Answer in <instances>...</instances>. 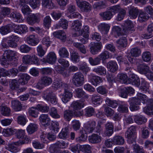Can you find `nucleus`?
I'll return each mask as SVG.
<instances>
[{"mask_svg": "<svg viewBox=\"0 0 153 153\" xmlns=\"http://www.w3.org/2000/svg\"><path fill=\"white\" fill-rule=\"evenodd\" d=\"M95 125V122L93 121H89L85 123L84 128L80 131L81 136L76 139L77 140L79 141L85 140L87 134L93 131Z\"/></svg>", "mask_w": 153, "mask_h": 153, "instance_id": "nucleus-1", "label": "nucleus"}, {"mask_svg": "<svg viewBox=\"0 0 153 153\" xmlns=\"http://www.w3.org/2000/svg\"><path fill=\"white\" fill-rule=\"evenodd\" d=\"M14 133L16 137L13 139L16 140L15 143L16 144H23L28 143L29 139L26 134L25 130H15Z\"/></svg>", "mask_w": 153, "mask_h": 153, "instance_id": "nucleus-2", "label": "nucleus"}, {"mask_svg": "<svg viewBox=\"0 0 153 153\" xmlns=\"http://www.w3.org/2000/svg\"><path fill=\"white\" fill-rule=\"evenodd\" d=\"M85 105L84 102L82 101H74L71 104L69 108L73 111L74 115L76 116H80L83 114V112L80 110L83 108Z\"/></svg>", "mask_w": 153, "mask_h": 153, "instance_id": "nucleus-3", "label": "nucleus"}, {"mask_svg": "<svg viewBox=\"0 0 153 153\" xmlns=\"http://www.w3.org/2000/svg\"><path fill=\"white\" fill-rule=\"evenodd\" d=\"M17 55V53L16 51L10 50L5 51L1 59V65H5L8 64V61L15 58Z\"/></svg>", "mask_w": 153, "mask_h": 153, "instance_id": "nucleus-4", "label": "nucleus"}, {"mask_svg": "<svg viewBox=\"0 0 153 153\" xmlns=\"http://www.w3.org/2000/svg\"><path fill=\"white\" fill-rule=\"evenodd\" d=\"M137 70L141 74H144L149 80L153 81V73L149 70V67L143 64L137 66Z\"/></svg>", "mask_w": 153, "mask_h": 153, "instance_id": "nucleus-5", "label": "nucleus"}, {"mask_svg": "<svg viewBox=\"0 0 153 153\" xmlns=\"http://www.w3.org/2000/svg\"><path fill=\"white\" fill-rule=\"evenodd\" d=\"M126 136L128 138L127 141L129 143H133L136 138V128L131 126L128 130L126 133Z\"/></svg>", "mask_w": 153, "mask_h": 153, "instance_id": "nucleus-6", "label": "nucleus"}, {"mask_svg": "<svg viewBox=\"0 0 153 153\" xmlns=\"http://www.w3.org/2000/svg\"><path fill=\"white\" fill-rule=\"evenodd\" d=\"M24 41L29 45L32 46L36 45L39 42L38 37L33 35L26 36L24 38Z\"/></svg>", "mask_w": 153, "mask_h": 153, "instance_id": "nucleus-7", "label": "nucleus"}, {"mask_svg": "<svg viewBox=\"0 0 153 153\" xmlns=\"http://www.w3.org/2000/svg\"><path fill=\"white\" fill-rule=\"evenodd\" d=\"M73 82L76 86H80L84 83V78L83 75L80 73H77L74 75Z\"/></svg>", "mask_w": 153, "mask_h": 153, "instance_id": "nucleus-8", "label": "nucleus"}, {"mask_svg": "<svg viewBox=\"0 0 153 153\" xmlns=\"http://www.w3.org/2000/svg\"><path fill=\"white\" fill-rule=\"evenodd\" d=\"M77 5L81 10L84 12H88L91 10V6L86 1H80V0H76Z\"/></svg>", "mask_w": 153, "mask_h": 153, "instance_id": "nucleus-9", "label": "nucleus"}, {"mask_svg": "<svg viewBox=\"0 0 153 153\" xmlns=\"http://www.w3.org/2000/svg\"><path fill=\"white\" fill-rule=\"evenodd\" d=\"M58 62L63 67V68H61L60 65H56L55 67V70L59 73L62 74L64 73L63 71L65 68H68L69 65V62L64 59H59Z\"/></svg>", "mask_w": 153, "mask_h": 153, "instance_id": "nucleus-10", "label": "nucleus"}, {"mask_svg": "<svg viewBox=\"0 0 153 153\" xmlns=\"http://www.w3.org/2000/svg\"><path fill=\"white\" fill-rule=\"evenodd\" d=\"M88 81L93 85L97 86L102 82V78L100 77L95 75L92 74H91L88 76Z\"/></svg>", "mask_w": 153, "mask_h": 153, "instance_id": "nucleus-11", "label": "nucleus"}, {"mask_svg": "<svg viewBox=\"0 0 153 153\" xmlns=\"http://www.w3.org/2000/svg\"><path fill=\"white\" fill-rule=\"evenodd\" d=\"M129 102L130 105V109L131 111H133L139 109V107L137 105L140 104V102L136 98H130Z\"/></svg>", "mask_w": 153, "mask_h": 153, "instance_id": "nucleus-12", "label": "nucleus"}, {"mask_svg": "<svg viewBox=\"0 0 153 153\" xmlns=\"http://www.w3.org/2000/svg\"><path fill=\"white\" fill-rule=\"evenodd\" d=\"M14 31L19 34H24L28 31V27L25 25H16L14 24Z\"/></svg>", "mask_w": 153, "mask_h": 153, "instance_id": "nucleus-13", "label": "nucleus"}, {"mask_svg": "<svg viewBox=\"0 0 153 153\" xmlns=\"http://www.w3.org/2000/svg\"><path fill=\"white\" fill-rule=\"evenodd\" d=\"M16 140H13V141L9 143L5 146V148L10 152L13 153H16L19 151V149L17 146L21 144H16L15 143Z\"/></svg>", "mask_w": 153, "mask_h": 153, "instance_id": "nucleus-14", "label": "nucleus"}, {"mask_svg": "<svg viewBox=\"0 0 153 153\" xmlns=\"http://www.w3.org/2000/svg\"><path fill=\"white\" fill-rule=\"evenodd\" d=\"M90 51L93 54H95L98 53L102 47L101 42H91L90 45Z\"/></svg>", "mask_w": 153, "mask_h": 153, "instance_id": "nucleus-15", "label": "nucleus"}, {"mask_svg": "<svg viewBox=\"0 0 153 153\" xmlns=\"http://www.w3.org/2000/svg\"><path fill=\"white\" fill-rule=\"evenodd\" d=\"M56 56L53 52H50L47 55L46 57V60L45 61V59L43 58L41 61L44 62H47L50 64H53L56 61Z\"/></svg>", "mask_w": 153, "mask_h": 153, "instance_id": "nucleus-16", "label": "nucleus"}, {"mask_svg": "<svg viewBox=\"0 0 153 153\" xmlns=\"http://www.w3.org/2000/svg\"><path fill=\"white\" fill-rule=\"evenodd\" d=\"M14 30V24H8L0 28V33L2 35H4Z\"/></svg>", "mask_w": 153, "mask_h": 153, "instance_id": "nucleus-17", "label": "nucleus"}, {"mask_svg": "<svg viewBox=\"0 0 153 153\" xmlns=\"http://www.w3.org/2000/svg\"><path fill=\"white\" fill-rule=\"evenodd\" d=\"M43 97L47 101H50L53 104L56 105L57 103L58 99L56 96L52 95L50 93L45 94Z\"/></svg>", "mask_w": 153, "mask_h": 153, "instance_id": "nucleus-18", "label": "nucleus"}, {"mask_svg": "<svg viewBox=\"0 0 153 153\" xmlns=\"http://www.w3.org/2000/svg\"><path fill=\"white\" fill-rule=\"evenodd\" d=\"M39 119L42 124L44 126H48L51 122V120L47 114H41L39 118Z\"/></svg>", "mask_w": 153, "mask_h": 153, "instance_id": "nucleus-19", "label": "nucleus"}, {"mask_svg": "<svg viewBox=\"0 0 153 153\" xmlns=\"http://www.w3.org/2000/svg\"><path fill=\"white\" fill-rule=\"evenodd\" d=\"M54 37L65 41L66 39V35L65 33L63 30H58L53 33Z\"/></svg>", "mask_w": 153, "mask_h": 153, "instance_id": "nucleus-20", "label": "nucleus"}, {"mask_svg": "<svg viewBox=\"0 0 153 153\" xmlns=\"http://www.w3.org/2000/svg\"><path fill=\"white\" fill-rule=\"evenodd\" d=\"M148 106L143 108L144 112L149 115L153 114V100H150L148 101Z\"/></svg>", "mask_w": 153, "mask_h": 153, "instance_id": "nucleus-21", "label": "nucleus"}, {"mask_svg": "<svg viewBox=\"0 0 153 153\" xmlns=\"http://www.w3.org/2000/svg\"><path fill=\"white\" fill-rule=\"evenodd\" d=\"M61 100L62 102L66 103L68 102L73 96L71 92L65 89L64 92L62 95Z\"/></svg>", "mask_w": 153, "mask_h": 153, "instance_id": "nucleus-22", "label": "nucleus"}, {"mask_svg": "<svg viewBox=\"0 0 153 153\" xmlns=\"http://www.w3.org/2000/svg\"><path fill=\"white\" fill-rule=\"evenodd\" d=\"M10 17L13 21L16 22L21 23L23 21L21 15L17 12L11 13Z\"/></svg>", "mask_w": 153, "mask_h": 153, "instance_id": "nucleus-23", "label": "nucleus"}, {"mask_svg": "<svg viewBox=\"0 0 153 153\" xmlns=\"http://www.w3.org/2000/svg\"><path fill=\"white\" fill-rule=\"evenodd\" d=\"M52 82V80L51 78L47 76H44L41 78L38 85H39V84H40L41 87L42 88L45 86L49 85Z\"/></svg>", "mask_w": 153, "mask_h": 153, "instance_id": "nucleus-24", "label": "nucleus"}, {"mask_svg": "<svg viewBox=\"0 0 153 153\" xmlns=\"http://www.w3.org/2000/svg\"><path fill=\"white\" fill-rule=\"evenodd\" d=\"M107 67L109 71L113 73L116 72L118 68V66L117 62L113 61L108 62L107 63Z\"/></svg>", "mask_w": 153, "mask_h": 153, "instance_id": "nucleus-25", "label": "nucleus"}, {"mask_svg": "<svg viewBox=\"0 0 153 153\" xmlns=\"http://www.w3.org/2000/svg\"><path fill=\"white\" fill-rule=\"evenodd\" d=\"M68 25V22L66 19H61L59 21L58 24H56L54 25L56 29L59 28L61 27L64 29H66Z\"/></svg>", "mask_w": 153, "mask_h": 153, "instance_id": "nucleus-26", "label": "nucleus"}, {"mask_svg": "<svg viewBox=\"0 0 153 153\" xmlns=\"http://www.w3.org/2000/svg\"><path fill=\"white\" fill-rule=\"evenodd\" d=\"M91 100L93 103L97 106L101 104L103 101L102 98L98 94L93 95L92 96Z\"/></svg>", "mask_w": 153, "mask_h": 153, "instance_id": "nucleus-27", "label": "nucleus"}, {"mask_svg": "<svg viewBox=\"0 0 153 153\" xmlns=\"http://www.w3.org/2000/svg\"><path fill=\"white\" fill-rule=\"evenodd\" d=\"M117 79L118 80L122 83L128 84L130 83V79H128L127 76L124 74H118Z\"/></svg>", "mask_w": 153, "mask_h": 153, "instance_id": "nucleus-28", "label": "nucleus"}, {"mask_svg": "<svg viewBox=\"0 0 153 153\" xmlns=\"http://www.w3.org/2000/svg\"><path fill=\"white\" fill-rule=\"evenodd\" d=\"M102 139L101 137L98 134H94L89 137V141L93 143H100Z\"/></svg>", "mask_w": 153, "mask_h": 153, "instance_id": "nucleus-29", "label": "nucleus"}, {"mask_svg": "<svg viewBox=\"0 0 153 153\" xmlns=\"http://www.w3.org/2000/svg\"><path fill=\"white\" fill-rule=\"evenodd\" d=\"M127 45V42L125 37L120 38L117 42V45L120 49H122L126 47Z\"/></svg>", "mask_w": 153, "mask_h": 153, "instance_id": "nucleus-30", "label": "nucleus"}, {"mask_svg": "<svg viewBox=\"0 0 153 153\" xmlns=\"http://www.w3.org/2000/svg\"><path fill=\"white\" fill-rule=\"evenodd\" d=\"M37 128V125L36 123H30L27 126L26 130L28 134H31L36 131Z\"/></svg>", "mask_w": 153, "mask_h": 153, "instance_id": "nucleus-31", "label": "nucleus"}, {"mask_svg": "<svg viewBox=\"0 0 153 153\" xmlns=\"http://www.w3.org/2000/svg\"><path fill=\"white\" fill-rule=\"evenodd\" d=\"M128 13L130 18L132 19H134L137 17L138 11L137 9L133 6H131L129 8Z\"/></svg>", "mask_w": 153, "mask_h": 153, "instance_id": "nucleus-32", "label": "nucleus"}, {"mask_svg": "<svg viewBox=\"0 0 153 153\" xmlns=\"http://www.w3.org/2000/svg\"><path fill=\"white\" fill-rule=\"evenodd\" d=\"M93 71L100 75H105L106 73L105 68L102 66L97 67L93 69Z\"/></svg>", "mask_w": 153, "mask_h": 153, "instance_id": "nucleus-33", "label": "nucleus"}, {"mask_svg": "<svg viewBox=\"0 0 153 153\" xmlns=\"http://www.w3.org/2000/svg\"><path fill=\"white\" fill-rule=\"evenodd\" d=\"M113 144L117 145H122L124 143V138L120 136H114L113 138Z\"/></svg>", "mask_w": 153, "mask_h": 153, "instance_id": "nucleus-34", "label": "nucleus"}, {"mask_svg": "<svg viewBox=\"0 0 153 153\" xmlns=\"http://www.w3.org/2000/svg\"><path fill=\"white\" fill-rule=\"evenodd\" d=\"M98 27L99 29L102 33L106 34L109 31L110 26L108 24L104 23L99 25Z\"/></svg>", "mask_w": 153, "mask_h": 153, "instance_id": "nucleus-35", "label": "nucleus"}, {"mask_svg": "<svg viewBox=\"0 0 153 153\" xmlns=\"http://www.w3.org/2000/svg\"><path fill=\"white\" fill-rule=\"evenodd\" d=\"M134 121L138 124H142L146 123L147 119L144 116L142 115L134 116Z\"/></svg>", "mask_w": 153, "mask_h": 153, "instance_id": "nucleus-36", "label": "nucleus"}, {"mask_svg": "<svg viewBox=\"0 0 153 153\" xmlns=\"http://www.w3.org/2000/svg\"><path fill=\"white\" fill-rule=\"evenodd\" d=\"M0 112L3 116H9L11 113L9 108L6 106H0Z\"/></svg>", "mask_w": 153, "mask_h": 153, "instance_id": "nucleus-37", "label": "nucleus"}, {"mask_svg": "<svg viewBox=\"0 0 153 153\" xmlns=\"http://www.w3.org/2000/svg\"><path fill=\"white\" fill-rule=\"evenodd\" d=\"M12 107L16 111L21 110L22 106L20 102L17 100H13L11 102Z\"/></svg>", "mask_w": 153, "mask_h": 153, "instance_id": "nucleus-38", "label": "nucleus"}, {"mask_svg": "<svg viewBox=\"0 0 153 153\" xmlns=\"http://www.w3.org/2000/svg\"><path fill=\"white\" fill-rule=\"evenodd\" d=\"M43 6L49 9H52L54 7V4L52 0H42Z\"/></svg>", "mask_w": 153, "mask_h": 153, "instance_id": "nucleus-39", "label": "nucleus"}, {"mask_svg": "<svg viewBox=\"0 0 153 153\" xmlns=\"http://www.w3.org/2000/svg\"><path fill=\"white\" fill-rule=\"evenodd\" d=\"M17 123L19 125L25 126L28 120L25 115H21L18 116L17 118Z\"/></svg>", "mask_w": 153, "mask_h": 153, "instance_id": "nucleus-40", "label": "nucleus"}, {"mask_svg": "<svg viewBox=\"0 0 153 153\" xmlns=\"http://www.w3.org/2000/svg\"><path fill=\"white\" fill-rule=\"evenodd\" d=\"M82 26L81 23L78 20L74 21L72 23L71 29L74 31H78Z\"/></svg>", "mask_w": 153, "mask_h": 153, "instance_id": "nucleus-41", "label": "nucleus"}, {"mask_svg": "<svg viewBox=\"0 0 153 153\" xmlns=\"http://www.w3.org/2000/svg\"><path fill=\"white\" fill-rule=\"evenodd\" d=\"M39 20L37 17L34 14H33L27 19V21L28 23L30 25H33L35 23L38 22Z\"/></svg>", "mask_w": 153, "mask_h": 153, "instance_id": "nucleus-42", "label": "nucleus"}, {"mask_svg": "<svg viewBox=\"0 0 153 153\" xmlns=\"http://www.w3.org/2000/svg\"><path fill=\"white\" fill-rule=\"evenodd\" d=\"M38 110L42 113L47 112L49 110V107L46 104H39L36 106Z\"/></svg>", "mask_w": 153, "mask_h": 153, "instance_id": "nucleus-43", "label": "nucleus"}, {"mask_svg": "<svg viewBox=\"0 0 153 153\" xmlns=\"http://www.w3.org/2000/svg\"><path fill=\"white\" fill-rule=\"evenodd\" d=\"M15 129L11 128H7L3 130L2 133L5 137H9L12 135L15 132Z\"/></svg>", "mask_w": 153, "mask_h": 153, "instance_id": "nucleus-44", "label": "nucleus"}, {"mask_svg": "<svg viewBox=\"0 0 153 153\" xmlns=\"http://www.w3.org/2000/svg\"><path fill=\"white\" fill-rule=\"evenodd\" d=\"M51 19L49 16L45 17L44 19L43 25L45 28L48 29L51 26Z\"/></svg>", "mask_w": 153, "mask_h": 153, "instance_id": "nucleus-45", "label": "nucleus"}, {"mask_svg": "<svg viewBox=\"0 0 153 153\" xmlns=\"http://www.w3.org/2000/svg\"><path fill=\"white\" fill-rule=\"evenodd\" d=\"M130 83L136 86L140 85V80L139 78L136 75L133 76L130 79Z\"/></svg>", "mask_w": 153, "mask_h": 153, "instance_id": "nucleus-46", "label": "nucleus"}, {"mask_svg": "<svg viewBox=\"0 0 153 153\" xmlns=\"http://www.w3.org/2000/svg\"><path fill=\"white\" fill-rule=\"evenodd\" d=\"M30 79V76L29 75L27 74H23L20 76L19 82L21 83L22 85H25L27 83L28 80Z\"/></svg>", "mask_w": 153, "mask_h": 153, "instance_id": "nucleus-47", "label": "nucleus"}, {"mask_svg": "<svg viewBox=\"0 0 153 153\" xmlns=\"http://www.w3.org/2000/svg\"><path fill=\"white\" fill-rule=\"evenodd\" d=\"M38 111L36 106L35 107H32L30 108L28 111L29 115L34 118L37 117L39 114Z\"/></svg>", "mask_w": 153, "mask_h": 153, "instance_id": "nucleus-48", "label": "nucleus"}, {"mask_svg": "<svg viewBox=\"0 0 153 153\" xmlns=\"http://www.w3.org/2000/svg\"><path fill=\"white\" fill-rule=\"evenodd\" d=\"M149 18V16L147 14L144 12H141L139 14L138 20L140 22H142L148 20Z\"/></svg>", "mask_w": 153, "mask_h": 153, "instance_id": "nucleus-49", "label": "nucleus"}, {"mask_svg": "<svg viewBox=\"0 0 153 153\" xmlns=\"http://www.w3.org/2000/svg\"><path fill=\"white\" fill-rule=\"evenodd\" d=\"M133 27V24L131 21L127 20L125 21L123 26V29L124 30H130Z\"/></svg>", "mask_w": 153, "mask_h": 153, "instance_id": "nucleus-50", "label": "nucleus"}, {"mask_svg": "<svg viewBox=\"0 0 153 153\" xmlns=\"http://www.w3.org/2000/svg\"><path fill=\"white\" fill-rule=\"evenodd\" d=\"M29 3L30 6L33 9L39 8L40 5L39 0H30Z\"/></svg>", "mask_w": 153, "mask_h": 153, "instance_id": "nucleus-51", "label": "nucleus"}, {"mask_svg": "<svg viewBox=\"0 0 153 153\" xmlns=\"http://www.w3.org/2000/svg\"><path fill=\"white\" fill-rule=\"evenodd\" d=\"M78 69L77 67L75 66H71L68 71L66 70L65 72H64L63 75L64 76L68 77L70 75V72L76 71L78 70Z\"/></svg>", "mask_w": 153, "mask_h": 153, "instance_id": "nucleus-52", "label": "nucleus"}, {"mask_svg": "<svg viewBox=\"0 0 153 153\" xmlns=\"http://www.w3.org/2000/svg\"><path fill=\"white\" fill-rule=\"evenodd\" d=\"M31 49V48L25 44L21 45L19 48V51L22 53H28Z\"/></svg>", "mask_w": 153, "mask_h": 153, "instance_id": "nucleus-53", "label": "nucleus"}, {"mask_svg": "<svg viewBox=\"0 0 153 153\" xmlns=\"http://www.w3.org/2000/svg\"><path fill=\"white\" fill-rule=\"evenodd\" d=\"M112 57L111 55L108 51H105L101 53L98 56L100 59L102 61Z\"/></svg>", "mask_w": 153, "mask_h": 153, "instance_id": "nucleus-54", "label": "nucleus"}, {"mask_svg": "<svg viewBox=\"0 0 153 153\" xmlns=\"http://www.w3.org/2000/svg\"><path fill=\"white\" fill-rule=\"evenodd\" d=\"M68 129L66 128H63L58 135L59 138L65 139L68 137Z\"/></svg>", "mask_w": 153, "mask_h": 153, "instance_id": "nucleus-55", "label": "nucleus"}, {"mask_svg": "<svg viewBox=\"0 0 153 153\" xmlns=\"http://www.w3.org/2000/svg\"><path fill=\"white\" fill-rule=\"evenodd\" d=\"M71 59L74 63H76L79 61V56L78 53L75 51H73L71 53Z\"/></svg>", "mask_w": 153, "mask_h": 153, "instance_id": "nucleus-56", "label": "nucleus"}, {"mask_svg": "<svg viewBox=\"0 0 153 153\" xmlns=\"http://www.w3.org/2000/svg\"><path fill=\"white\" fill-rule=\"evenodd\" d=\"M141 84L140 87V89L143 90V91H147L149 87V83L146 82L145 80L143 79H141Z\"/></svg>", "mask_w": 153, "mask_h": 153, "instance_id": "nucleus-57", "label": "nucleus"}, {"mask_svg": "<svg viewBox=\"0 0 153 153\" xmlns=\"http://www.w3.org/2000/svg\"><path fill=\"white\" fill-rule=\"evenodd\" d=\"M68 143H66L64 141H58L55 144V147L58 148H66L68 145Z\"/></svg>", "mask_w": 153, "mask_h": 153, "instance_id": "nucleus-58", "label": "nucleus"}, {"mask_svg": "<svg viewBox=\"0 0 153 153\" xmlns=\"http://www.w3.org/2000/svg\"><path fill=\"white\" fill-rule=\"evenodd\" d=\"M89 62L91 65L95 66L100 63V59L98 56L94 59L92 57H90L89 59Z\"/></svg>", "mask_w": 153, "mask_h": 153, "instance_id": "nucleus-59", "label": "nucleus"}, {"mask_svg": "<svg viewBox=\"0 0 153 153\" xmlns=\"http://www.w3.org/2000/svg\"><path fill=\"white\" fill-rule=\"evenodd\" d=\"M137 99L140 101V103L141 102L143 103L147 102V98L146 96L141 93H138L137 94Z\"/></svg>", "mask_w": 153, "mask_h": 153, "instance_id": "nucleus-60", "label": "nucleus"}, {"mask_svg": "<svg viewBox=\"0 0 153 153\" xmlns=\"http://www.w3.org/2000/svg\"><path fill=\"white\" fill-rule=\"evenodd\" d=\"M137 99L140 101V103L141 102L143 103L147 102V98L146 96L141 93H138L137 94Z\"/></svg>", "mask_w": 153, "mask_h": 153, "instance_id": "nucleus-61", "label": "nucleus"}, {"mask_svg": "<svg viewBox=\"0 0 153 153\" xmlns=\"http://www.w3.org/2000/svg\"><path fill=\"white\" fill-rule=\"evenodd\" d=\"M91 147L88 145H80L79 146L80 150L85 153H91Z\"/></svg>", "mask_w": 153, "mask_h": 153, "instance_id": "nucleus-62", "label": "nucleus"}, {"mask_svg": "<svg viewBox=\"0 0 153 153\" xmlns=\"http://www.w3.org/2000/svg\"><path fill=\"white\" fill-rule=\"evenodd\" d=\"M60 56L64 58L68 57L69 56V53L67 50L65 48H60L59 51Z\"/></svg>", "mask_w": 153, "mask_h": 153, "instance_id": "nucleus-63", "label": "nucleus"}, {"mask_svg": "<svg viewBox=\"0 0 153 153\" xmlns=\"http://www.w3.org/2000/svg\"><path fill=\"white\" fill-rule=\"evenodd\" d=\"M100 16L105 20H109L112 17V15L109 11L100 14Z\"/></svg>", "mask_w": 153, "mask_h": 153, "instance_id": "nucleus-64", "label": "nucleus"}]
</instances>
